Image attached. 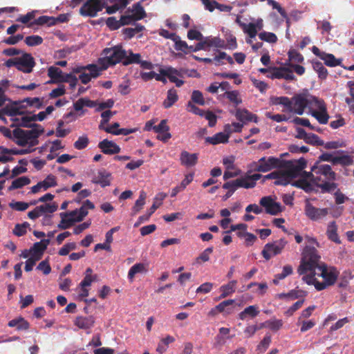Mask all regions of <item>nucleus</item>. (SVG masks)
<instances>
[{
  "mask_svg": "<svg viewBox=\"0 0 354 354\" xmlns=\"http://www.w3.org/2000/svg\"><path fill=\"white\" fill-rule=\"evenodd\" d=\"M274 104L283 105L284 106L283 111L301 115L306 108L311 109L313 108V105H317L319 102V99L316 97L299 93L291 98L286 96L277 97L275 98Z\"/></svg>",
  "mask_w": 354,
  "mask_h": 354,
  "instance_id": "nucleus-1",
  "label": "nucleus"
},
{
  "mask_svg": "<svg viewBox=\"0 0 354 354\" xmlns=\"http://www.w3.org/2000/svg\"><path fill=\"white\" fill-rule=\"evenodd\" d=\"M339 271L335 267H329L324 263L311 274L303 276L302 280L308 285H314L318 291L326 289L335 284L339 276Z\"/></svg>",
  "mask_w": 354,
  "mask_h": 354,
  "instance_id": "nucleus-2",
  "label": "nucleus"
},
{
  "mask_svg": "<svg viewBox=\"0 0 354 354\" xmlns=\"http://www.w3.org/2000/svg\"><path fill=\"white\" fill-rule=\"evenodd\" d=\"M315 171L314 184L321 189L322 194L332 193L337 188L338 184L335 182L337 175L330 165H322L317 161Z\"/></svg>",
  "mask_w": 354,
  "mask_h": 354,
  "instance_id": "nucleus-3",
  "label": "nucleus"
},
{
  "mask_svg": "<svg viewBox=\"0 0 354 354\" xmlns=\"http://www.w3.org/2000/svg\"><path fill=\"white\" fill-rule=\"evenodd\" d=\"M320 257L317 250L310 246H306L303 252V257L297 269L299 275L311 274L318 269Z\"/></svg>",
  "mask_w": 354,
  "mask_h": 354,
  "instance_id": "nucleus-4",
  "label": "nucleus"
},
{
  "mask_svg": "<svg viewBox=\"0 0 354 354\" xmlns=\"http://www.w3.org/2000/svg\"><path fill=\"white\" fill-rule=\"evenodd\" d=\"M127 50L122 45H116L111 48H106L102 50L103 57L99 58L98 63L102 66V69H107L118 63L123 64Z\"/></svg>",
  "mask_w": 354,
  "mask_h": 354,
  "instance_id": "nucleus-5",
  "label": "nucleus"
},
{
  "mask_svg": "<svg viewBox=\"0 0 354 354\" xmlns=\"http://www.w3.org/2000/svg\"><path fill=\"white\" fill-rule=\"evenodd\" d=\"M4 64L8 68L15 66L18 71L25 73H30L32 71L36 64L31 54L24 53L21 57L8 59Z\"/></svg>",
  "mask_w": 354,
  "mask_h": 354,
  "instance_id": "nucleus-6",
  "label": "nucleus"
},
{
  "mask_svg": "<svg viewBox=\"0 0 354 354\" xmlns=\"http://www.w3.org/2000/svg\"><path fill=\"white\" fill-rule=\"evenodd\" d=\"M279 167H282V160L273 156L262 157L257 162H254L251 165V169L258 172H268Z\"/></svg>",
  "mask_w": 354,
  "mask_h": 354,
  "instance_id": "nucleus-7",
  "label": "nucleus"
},
{
  "mask_svg": "<svg viewBox=\"0 0 354 354\" xmlns=\"http://www.w3.org/2000/svg\"><path fill=\"white\" fill-rule=\"evenodd\" d=\"M307 162L304 158L299 160L282 161V167H284L289 177L292 180L299 176L301 171L306 167Z\"/></svg>",
  "mask_w": 354,
  "mask_h": 354,
  "instance_id": "nucleus-8",
  "label": "nucleus"
},
{
  "mask_svg": "<svg viewBox=\"0 0 354 354\" xmlns=\"http://www.w3.org/2000/svg\"><path fill=\"white\" fill-rule=\"evenodd\" d=\"M286 244L287 241L283 239L268 243L264 245L261 254L266 260L268 261L272 257L281 254Z\"/></svg>",
  "mask_w": 354,
  "mask_h": 354,
  "instance_id": "nucleus-9",
  "label": "nucleus"
},
{
  "mask_svg": "<svg viewBox=\"0 0 354 354\" xmlns=\"http://www.w3.org/2000/svg\"><path fill=\"white\" fill-rule=\"evenodd\" d=\"M103 8L102 0H87L80 8V14L83 17H94Z\"/></svg>",
  "mask_w": 354,
  "mask_h": 354,
  "instance_id": "nucleus-10",
  "label": "nucleus"
},
{
  "mask_svg": "<svg viewBox=\"0 0 354 354\" xmlns=\"http://www.w3.org/2000/svg\"><path fill=\"white\" fill-rule=\"evenodd\" d=\"M128 11L131 12V14L122 15V20L124 24H130L146 17V12L141 5V2L133 4L131 9H128Z\"/></svg>",
  "mask_w": 354,
  "mask_h": 354,
  "instance_id": "nucleus-11",
  "label": "nucleus"
},
{
  "mask_svg": "<svg viewBox=\"0 0 354 354\" xmlns=\"http://www.w3.org/2000/svg\"><path fill=\"white\" fill-rule=\"evenodd\" d=\"M304 211L306 216L312 221H318L328 214V208L315 207L308 201L306 202Z\"/></svg>",
  "mask_w": 354,
  "mask_h": 354,
  "instance_id": "nucleus-12",
  "label": "nucleus"
},
{
  "mask_svg": "<svg viewBox=\"0 0 354 354\" xmlns=\"http://www.w3.org/2000/svg\"><path fill=\"white\" fill-rule=\"evenodd\" d=\"M312 52L314 55L319 57L324 62V64L330 67L342 66V59H337L334 55L321 51L319 48L315 46H313Z\"/></svg>",
  "mask_w": 354,
  "mask_h": 354,
  "instance_id": "nucleus-13",
  "label": "nucleus"
},
{
  "mask_svg": "<svg viewBox=\"0 0 354 354\" xmlns=\"http://www.w3.org/2000/svg\"><path fill=\"white\" fill-rule=\"evenodd\" d=\"M260 205L265 207L266 213L277 215L282 211L281 205L274 202L270 196H264L261 198Z\"/></svg>",
  "mask_w": 354,
  "mask_h": 354,
  "instance_id": "nucleus-14",
  "label": "nucleus"
},
{
  "mask_svg": "<svg viewBox=\"0 0 354 354\" xmlns=\"http://www.w3.org/2000/svg\"><path fill=\"white\" fill-rule=\"evenodd\" d=\"M21 102H14L10 104H7L2 108V112L4 115L12 117V118H19L18 116L24 115L23 108L24 105L21 104Z\"/></svg>",
  "mask_w": 354,
  "mask_h": 354,
  "instance_id": "nucleus-15",
  "label": "nucleus"
},
{
  "mask_svg": "<svg viewBox=\"0 0 354 354\" xmlns=\"http://www.w3.org/2000/svg\"><path fill=\"white\" fill-rule=\"evenodd\" d=\"M128 4V0H103L102 5L108 14H113Z\"/></svg>",
  "mask_w": 354,
  "mask_h": 354,
  "instance_id": "nucleus-16",
  "label": "nucleus"
},
{
  "mask_svg": "<svg viewBox=\"0 0 354 354\" xmlns=\"http://www.w3.org/2000/svg\"><path fill=\"white\" fill-rule=\"evenodd\" d=\"M98 147L104 154L113 155L120 152V147L114 142L104 139L99 142Z\"/></svg>",
  "mask_w": 354,
  "mask_h": 354,
  "instance_id": "nucleus-17",
  "label": "nucleus"
},
{
  "mask_svg": "<svg viewBox=\"0 0 354 354\" xmlns=\"http://www.w3.org/2000/svg\"><path fill=\"white\" fill-rule=\"evenodd\" d=\"M319 104L313 105V107H317L319 111H312L311 115L317 119V120L322 124H327L329 115L327 113L324 103L322 100H319Z\"/></svg>",
  "mask_w": 354,
  "mask_h": 354,
  "instance_id": "nucleus-18",
  "label": "nucleus"
},
{
  "mask_svg": "<svg viewBox=\"0 0 354 354\" xmlns=\"http://www.w3.org/2000/svg\"><path fill=\"white\" fill-rule=\"evenodd\" d=\"M198 159V154L196 153H189L187 151H183L180 153V162L186 167H192L196 165Z\"/></svg>",
  "mask_w": 354,
  "mask_h": 354,
  "instance_id": "nucleus-19",
  "label": "nucleus"
},
{
  "mask_svg": "<svg viewBox=\"0 0 354 354\" xmlns=\"http://www.w3.org/2000/svg\"><path fill=\"white\" fill-rule=\"evenodd\" d=\"M167 77L169 78L171 82L177 84V71H175L174 73H171V70L170 68H161L160 70V73L158 74L156 73V76L154 77L157 81L162 82H166Z\"/></svg>",
  "mask_w": 354,
  "mask_h": 354,
  "instance_id": "nucleus-20",
  "label": "nucleus"
},
{
  "mask_svg": "<svg viewBox=\"0 0 354 354\" xmlns=\"http://www.w3.org/2000/svg\"><path fill=\"white\" fill-rule=\"evenodd\" d=\"M292 185L296 187L302 189L306 193L317 192V189L315 188L316 185L307 179L300 178L293 182Z\"/></svg>",
  "mask_w": 354,
  "mask_h": 354,
  "instance_id": "nucleus-21",
  "label": "nucleus"
},
{
  "mask_svg": "<svg viewBox=\"0 0 354 354\" xmlns=\"http://www.w3.org/2000/svg\"><path fill=\"white\" fill-rule=\"evenodd\" d=\"M94 323L95 319L92 316H79L74 320V324L81 329H89L93 326Z\"/></svg>",
  "mask_w": 354,
  "mask_h": 354,
  "instance_id": "nucleus-22",
  "label": "nucleus"
},
{
  "mask_svg": "<svg viewBox=\"0 0 354 354\" xmlns=\"http://www.w3.org/2000/svg\"><path fill=\"white\" fill-rule=\"evenodd\" d=\"M236 119L241 122H252L257 123L258 118L246 109H237L235 113Z\"/></svg>",
  "mask_w": 354,
  "mask_h": 354,
  "instance_id": "nucleus-23",
  "label": "nucleus"
},
{
  "mask_svg": "<svg viewBox=\"0 0 354 354\" xmlns=\"http://www.w3.org/2000/svg\"><path fill=\"white\" fill-rule=\"evenodd\" d=\"M337 225L335 221H331L328 224L326 235L328 239L335 243L339 244L341 241L337 234Z\"/></svg>",
  "mask_w": 354,
  "mask_h": 354,
  "instance_id": "nucleus-24",
  "label": "nucleus"
},
{
  "mask_svg": "<svg viewBox=\"0 0 354 354\" xmlns=\"http://www.w3.org/2000/svg\"><path fill=\"white\" fill-rule=\"evenodd\" d=\"M111 174L106 170L99 171L97 176H96L93 180V183L95 184H99L102 187L106 186H109L111 183L110 180Z\"/></svg>",
  "mask_w": 354,
  "mask_h": 354,
  "instance_id": "nucleus-25",
  "label": "nucleus"
},
{
  "mask_svg": "<svg viewBox=\"0 0 354 354\" xmlns=\"http://www.w3.org/2000/svg\"><path fill=\"white\" fill-rule=\"evenodd\" d=\"M32 129L24 130V134L26 137L28 142L30 140L34 138H38L39 136L42 134L44 131V128L38 124H32Z\"/></svg>",
  "mask_w": 354,
  "mask_h": 354,
  "instance_id": "nucleus-26",
  "label": "nucleus"
},
{
  "mask_svg": "<svg viewBox=\"0 0 354 354\" xmlns=\"http://www.w3.org/2000/svg\"><path fill=\"white\" fill-rule=\"evenodd\" d=\"M11 120L14 122V124L12 125V127L15 126V127H32V124H31V122H35L33 115L28 116V115H22L21 118H11Z\"/></svg>",
  "mask_w": 354,
  "mask_h": 354,
  "instance_id": "nucleus-27",
  "label": "nucleus"
},
{
  "mask_svg": "<svg viewBox=\"0 0 354 354\" xmlns=\"http://www.w3.org/2000/svg\"><path fill=\"white\" fill-rule=\"evenodd\" d=\"M33 25H37V26H44L47 25V26L50 27L53 26H55V19L54 17H49L43 15L37 19H35L33 21L30 22L28 27H32Z\"/></svg>",
  "mask_w": 354,
  "mask_h": 354,
  "instance_id": "nucleus-28",
  "label": "nucleus"
},
{
  "mask_svg": "<svg viewBox=\"0 0 354 354\" xmlns=\"http://www.w3.org/2000/svg\"><path fill=\"white\" fill-rule=\"evenodd\" d=\"M228 136L225 135V133L223 132L217 133L212 137H207L205 138L206 142L213 145L221 143L225 144L228 142Z\"/></svg>",
  "mask_w": 354,
  "mask_h": 354,
  "instance_id": "nucleus-29",
  "label": "nucleus"
},
{
  "mask_svg": "<svg viewBox=\"0 0 354 354\" xmlns=\"http://www.w3.org/2000/svg\"><path fill=\"white\" fill-rule=\"evenodd\" d=\"M258 308V306L255 305L249 306L239 314V318L241 320H245L247 317L254 318L259 313Z\"/></svg>",
  "mask_w": 354,
  "mask_h": 354,
  "instance_id": "nucleus-30",
  "label": "nucleus"
},
{
  "mask_svg": "<svg viewBox=\"0 0 354 354\" xmlns=\"http://www.w3.org/2000/svg\"><path fill=\"white\" fill-rule=\"evenodd\" d=\"M8 325L9 327H17L18 330H26L30 327L29 323L21 317L10 320Z\"/></svg>",
  "mask_w": 354,
  "mask_h": 354,
  "instance_id": "nucleus-31",
  "label": "nucleus"
},
{
  "mask_svg": "<svg viewBox=\"0 0 354 354\" xmlns=\"http://www.w3.org/2000/svg\"><path fill=\"white\" fill-rule=\"evenodd\" d=\"M145 29L144 26L137 24L134 28H126L122 30L125 39H129L133 37L136 34L141 32Z\"/></svg>",
  "mask_w": 354,
  "mask_h": 354,
  "instance_id": "nucleus-32",
  "label": "nucleus"
},
{
  "mask_svg": "<svg viewBox=\"0 0 354 354\" xmlns=\"http://www.w3.org/2000/svg\"><path fill=\"white\" fill-rule=\"evenodd\" d=\"M236 283H237L236 280H232L228 283L221 286V288H220L221 291V297L225 298V297L230 295L233 292H234L236 290Z\"/></svg>",
  "mask_w": 354,
  "mask_h": 354,
  "instance_id": "nucleus-33",
  "label": "nucleus"
},
{
  "mask_svg": "<svg viewBox=\"0 0 354 354\" xmlns=\"http://www.w3.org/2000/svg\"><path fill=\"white\" fill-rule=\"evenodd\" d=\"M141 60V55L140 53H133L132 50H127L126 57L123 62L124 66H128L133 64H138Z\"/></svg>",
  "mask_w": 354,
  "mask_h": 354,
  "instance_id": "nucleus-34",
  "label": "nucleus"
},
{
  "mask_svg": "<svg viewBox=\"0 0 354 354\" xmlns=\"http://www.w3.org/2000/svg\"><path fill=\"white\" fill-rule=\"evenodd\" d=\"M239 187L245 188L244 180H243L242 178H238L235 180L226 182L223 185V189L231 191L232 193H234Z\"/></svg>",
  "mask_w": 354,
  "mask_h": 354,
  "instance_id": "nucleus-35",
  "label": "nucleus"
},
{
  "mask_svg": "<svg viewBox=\"0 0 354 354\" xmlns=\"http://www.w3.org/2000/svg\"><path fill=\"white\" fill-rule=\"evenodd\" d=\"M13 136L17 139L16 144L20 147H25L28 145V140L24 134V130L20 128H17L12 131Z\"/></svg>",
  "mask_w": 354,
  "mask_h": 354,
  "instance_id": "nucleus-36",
  "label": "nucleus"
},
{
  "mask_svg": "<svg viewBox=\"0 0 354 354\" xmlns=\"http://www.w3.org/2000/svg\"><path fill=\"white\" fill-rule=\"evenodd\" d=\"M30 183V180L27 176H21L17 178L12 182L11 185L8 187L9 191H12L16 189H19L23 187L25 185H29Z\"/></svg>",
  "mask_w": 354,
  "mask_h": 354,
  "instance_id": "nucleus-37",
  "label": "nucleus"
},
{
  "mask_svg": "<svg viewBox=\"0 0 354 354\" xmlns=\"http://www.w3.org/2000/svg\"><path fill=\"white\" fill-rule=\"evenodd\" d=\"M145 272L146 268L145 264L141 263H136L129 269L128 272V278L131 281H133L136 274L143 273Z\"/></svg>",
  "mask_w": 354,
  "mask_h": 354,
  "instance_id": "nucleus-38",
  "label": "nucleus"
},
{
  "mask_svg": "<svg viewBox=\"0 0 354 354\" xmlns=\"http://www.w3.org/2000/svg\"><path fill=\"white\" fill-rule=\"evenodd\" d=\"M313 68L317 73L319 78L322 80L326 79L328 76V70L324 66L323 64L319 61L313 62Z\"/></svg>",
  "mask_w": 354,
  "mask_h": 354,
  "instance_id": "nucleus-39",
  "label": "nucleus"
},
{
  "mask_svg": "<svg viewBox=\"0 0 354 354\" xmlns=\"http://www.w3.org/2000/svg\"><path fill=\"white\" fill-rule=\"evenodd\" d=\"M174 342L175 338L174 337L169 335L167 336L165 338L162 339L158 343L156 351L160 354L163 353L167 349L169 344Z\"/></svg>",
  "mask_w": 354,
  "mask_h": 354,
  "instance_id": "nucleus-40",
  "label": "nucleus"
},
{
  "mask_svg": "<svg viewBox=\"0 0 354 354\" xmlns=\"http://www.w3.org/2000/svg\"><path fill=\"white\" fill-rule=\"evenodd\" d=\"M278 178H276V180L274 183L275 185L286 186L290 183L292 179L289 177L286 171L278 170Z\"/></svg>",
  "mask_w": 354,
  "mask_h": 354,
  "instance_id": "nucleus-41",
  "label": "nucleus"
},
{
  "mask_svg": "<svg viewBox=\"0 0 354 354\" xmlns=\"http://www.w3.org/2000/svg\"><path fill=\"white\" fill-rule=\"evenodd\" d=\"M262 177V175L260 174H254L242 178L243 180H244L245 188H253L256 185V181L261 179Z\"/></svg>",
  "mask_w": 354,
  "mask_h": 354,
  "instance_id": "nucleus-42",
  "label": "nucleus"
},
{
  "mask_svg": "<svg viewBox=\"0 0 354 354\" xmlns=\"http://www.w3.org/2000/svg\"><path fill=\"white\" fill-rule=\"evenodd\" d=\"M62 73V70L55 66H50L48 69V75L53 83H58V80L60 79Z\"/></svg>",
  "mask_w": 354,
  "mask_h": 354,
  "instance_id": "nucleus-43",
  "label": "nucleus"
},
{
  "mask_svg": "<svg viewBox=\"0 0 354 354\" xmlns=\"http://www.w3.org/2000/svg\"><path fill=\"white\" fill-rule=\"evenodd\" d=\"M177 100V92L174 89L169 90L167 93V99L163 102V106L165 108L168 109L171 107Z\"/></svg>",
  "mask_w": 354,
  "mask_h": 354,
  "instance_id": "nucleus-44",
  "label": "nucleus"
},
{
  "mask_svg": "<svg viewBox=\"0 0 354 354\" xmlns=\"http://www.w3.org/2000/svg\"><path fill=\"white\" fill-rule=\"evenodd\" d=\"M234 303V299H227L223 301L216 306L215 309L217 310L219 313L225 312L227 314H230L232 313V309L229 308L230 306H232Z\"/></svg>",
  "mask_w": 354,
  "mask_h": 354,
  "instance_id": "nucleus-45",
  "label": "nucleus"
},
{
  "mask_svg": "<svg viewBox=\"0 0 354 354\" xmlns=\"http://www.w3.org/2000/svg\"><path fill=\"white\" fill-rule=\"evenodd\" d=\"M123 23L124 22L122 20V17H120V20H117L114 17H110L106 21V26L112 30H117L122 26H125L126 24Z\"/></svg>",
  "mask_w": 354,
  "mask_h": 354,
  "instance_id": "nucleus-46",
  "label": "nucleus"
},
{
  "mask_svg": "<svg viewBox=\"0 0 354 354\" xmlns=\"http://www.w3.org/2000/svg\"><path fill=\"white\" fill-rule=\"evenodd\" d=\"M222 59H226L230 64H234V60L231 56L228 55L225 52L218 51V54L214 57L215 65L220 66L223 64L221 63Z\"/></svg>",
  "mask_w": 354,
  "mask_h": 354,
  "instance_id": "nucleus-47",
  "label": "nucleus"
},
{
  "mask_svg": "<svg viewBox=\"0 0 354 354\" xmlns=\"http://www.w3.org/2000/svg\"><path fill=\"white\" fill-rule=\"evenodd\" d=\"M20 102L21 104L26 103V106H34L37 109H40L43 106L42 101L39 97H26Z\"/></svg>",
  "mask_w": 354,
  "mask_h": 354,
  "instance_id": "nucleus-48",
  "label": "nucleus"
},
{
  "mask_svg": "<svg viewBox=\"0 0 354 354\" xmlns=\"http://www.w3.org/2000/svg\"><path fill=\"white\" fill-rule=\"evenodd\" d=\"M44 190H46L50 187H55L57 185L56 177L53 174H49L47 177L40 182Z\"/></svg>",
  "mask_w": 354,
  "mask_h": 354,
  "instance_id": "nucleus-49",
  "label": "nucleus"
},
{
  "mask_svg": "<svg viewBox=\"0 0 354 354\" xmlns=\"http://www.w3.org/2000/svg\"><path fill=\"white\" fill-rule=\"evenodd\" d=\"M304 141L307 144L316 145V146H322L324 145V141L321 140L319 136L314 133H308Z\"/></svg>",
  "mask_w": 354,
  "mask_h": 354,
  "instance_id": "nucleus-50",
  "label": "nucleus"
},
{
  "mask_svg": "<svg viewBox=\"0 0 354 354\" xmlns=\"http://www.w3.org/2000/svg\"><path fill=\"white\" fill-rule=\"evenodd\" d=\"M146 194L142 191L140 194L139 198L136 200L134 206L133 207V212L134 214L138 213L144 206L145 203Z\"/></svg>",
  "mask_w": 354,
  "mask_h": 354,
  "instance_id": "nucleus-51",
  "label": "nucleus"
},
{
  "mask_svg": "<svg viewBox=\"0 0 354 354\" xmlns=\"http://www.w3.org/2000/svg\"><path fill=\"white\" fill-rule=\"evenodd\" d=\"M41 216L45 213H53L57 209V205L55 203L53 204H44L39 206H37Z\"/></svg>",
  "mask_w": 354,
  "mask_h": 354,
  "instance_id": "nucleus-52",
  "label": "nucleus"
},
{
  "mask_svg": "<svg viewBox=\"0 0 354 354\" xmlns=\"http://www.w3.org/2000/svg\"><path fill=\"white\" fill-rule=\"evenodd\" d=\"M283 321L281 319L268 320L263 324L264 326L268 327L273 331L279 330L283 326Z\"/></svg>",
  "mask_w": 354,
  "mask_h": 354,
  "instance_id": "nucleus-53",
  "label": "nucleus"
},
{
  "mask_svg": "<svg viewBox=\"0 0 354 354\" xmlns=\"http://www.w3.org/2000/svg\"><path fill=\"white\" fill-rule=\"evenodd\" d=\"M225 96L235 106L239 105L242 102V100L239 97V92L237 91H226Z\"/></svg>",
  "mask_w": 354,
  "mask_h": 354,
  "instance_id": "nucleus-54",
  "label": "nucleus"
},
{
  "mask_svg": "<svg viewBox=\"0 0 354 354\" xmlns=\"http://www.w3.org/2000/svg\"><path fill=\"white\" fill-rule=\"evenodd\" d=\"M43 39L39 35L28 36L25 39V43L29 46H35L41 44Z\"/></svg>",
  "mask_w": 354,
  "mask_h": 354,
  "instance_id": "nucleus-55",
  "label": "nucleus"
},
{
  "mask_svg": "<svg viewBox=\"0 0 354 354\" xmlns=\"http://www.w3.org/2000/svg\"><path fill=\"white\" fill-rule=\"evenodd\" d=\"M259 38L269 43H276L277 37L274 33L269 32H262L259 34Z\"/></svg>",
  "mask_w": 354,
  "mask_h": 354,
  "instance_id": "nucleus-56",
  "label": "nucleus"
},
{
  "mask_svg": "<svg viewBox=\"0 0 354 354\" xmlns=\"http://www.w3.org/2000/svg\"><path fill=\"white\" fill-rule=\"evenodd\" d=\"M89 143V140L86 136H80L74 142V147L76 149L82 150L87 147Z\"/></svg>",
  "mask_w": 354,
  "mask_h": 354,
  "instance_id": "nucleus-57",
  "label": "nucleus"
},
{
  "mask_svg": "<svg viewBox=\"0 0 354 354\" xmlns=\"http://www.w3.org/2000/svg\"><path fill=\"white\" fill-rule=\"evenodd\" d=\"M194 172H190L185 174L184 179L178 185V192L184 190L188 185H189L194 180Z\"/></svg>",
  "mask_w": 354,
  "mask_h": 354,
  "instance_id": "nucleus-58",
  "label": "nucleus"
},
{
  "mask_svg": "<svg viewBox=\"0 0 354 354\" xmlns=\"http://www.w3.org/2000/svg\"><path fill=\"white\" fill-rule=\"evenodd\" d=\"M334 160V165L340 164L344 166H348L353 163L351 157L348 155L335 156Z\"/></svg>",
  "mask_w": 354,
  "mask_h": 354,
  "instance_id": "nucleus-59",
  "label": "nucleus"
},
{
  "mask_svg": "<svg viewBox=\"0 0 354 354\" xmlns=\"http://www.w3.org/2000/svg\"><path fill=\"white\" fill-rule=\"evenodd\" d=\"M9 206L16 211H25L29 207V203L23 201H12L9 203Z\"/></svg>",
  "mask_w": 354,
  "mask_h": 354,
  "instance_id": "nucleus-60",
  "label": "nucleus"
},
{
  "mask_svg": "<svg viewBox=\"0 0 354 354\" xmlns=\"http://www.w3.org/2000/svg\"><path fill=\"white\" fill-rule=\"evenodd\" d=\"M207 41V46H215L218 48H224L225 47V41L220 39L219 37H206Z\"/></svg>",
  "mask_w": 354,
  "mask_h": 354,
  "instance_id": "nucleus-61",
  "label": "nucleus"
},
{
  "mask_svg": "<svg viewBox=\"0 0 354 354\" xmlns=\"http://www.w3.org/2000/svg\"><path fill=\"white\" fill-rule=\"evenodd\" d=\"M28 222H24L22 224H17L13 230V234L17 236H21L26 233V228L29 227Z\"/></svg>",
  "mask_w": 354,
  "mask_h": 354,
  "instance_id": "nucleus-62",
  "label": "nucleus"
},
{
  "mask_svg": "<svg viewBox=\"0 0 354 354\" xmlns=\"http://www.w3.org/2000/svg\"><path fill=\"white\" fill-rule=\"evenodd\" d=\"M289 60L295 63H302L304 61L303 55L295 50H291L288 52Z\"/></svg>",
  "mask_w": 354,
  "mask_h": 354,
  "instance_id": "nucleus-63",
  "label": "nucleus"
},
{
  "mask_svg": "<svg viewBox=\"0 0 354 354\" xmlns=\"http://www.w3.org/2000/svg\"><path fill=\"white\" fill-rule=\"evenodd\" d=\"M75 222H77L75 216H69L68 218H62L60 223L58 225V227L62 230H66L72 226Z\"/></svg>",
  "mask_w": 354,
  "mask_h": 354,
  "instance_id": "nucleus-64",
  "label": "nucleus"
}]
</instances>
